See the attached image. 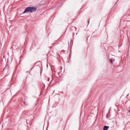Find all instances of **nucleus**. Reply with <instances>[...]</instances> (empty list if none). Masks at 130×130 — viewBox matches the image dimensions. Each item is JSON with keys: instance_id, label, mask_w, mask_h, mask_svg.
Segmentation results:
<instances>
[{"instance_id": "f257e3e1", "label": "nucleus", "mask_w": 130, "mask_h": 130, "mask_svg": "<svg viewBox=\"0 0 130 130\" xmlns=\"http://www.w3.org/2000/svg\"><path fill=\"white\" fill-rule=\"evenodd\" d=\"M37 9L35 7H27L26 8L24 11L23 12V14H25V13H33V12H35Z\"/></svg>"}, {"instance_id": "20e7f679", "label": "nucleus", "mask_w": 130, "mask_h": 130, "mask_svg": "<svg viewBox=\"0 0 130 130\" xmlns=\"http://www.w3.org/2000/svg\"><path fill=\"white\" fill-rule=\"evenodd\" d=\"M49 79H50V78H48V81H49Z\"/></svg>"}, {"instance_id": "7ed1b4c3", "label": "nucleus", "mask_w": 130, "mask_h": 130, "mask_svg": "<svg viewBox=\"0 0 130 130\" xmlns=\"http://www.w3.org/2000/svg\"><path fill=\"white\" fill-rule=\"evenodd\" d=\"M110 61L111 62L112 64L113 63V61H115L114 59H110Z\"/></svg>"}, {"instance_id": "f03ea898", "label": "nucleus", "mask_w": 130, "mask_h": 130, "mask_svg": "<svg viewBox=\"0 0 130 130\" xmlns=\"http://www.w3.org/2000/svg\"><path fill=\"white\" fill-rule=\"evenodd\" d=\"M108 128H109V126H105L104 127L103 130H108Z\"/></svg>"}, {"instance_id": "39448f33", "label": "nucleus", "mask_w": 130, "mask_h": 130, "mask_svg": "<svg viewBox=\"0 0 130 130\" xmlns=\"http://www.w3.org/2000/svg\"><path fill=\"white\" fill-rule=\"evenodd\" d=\"M129 113H130V110L129 111Z\"/></svg>"}]
</instances>
